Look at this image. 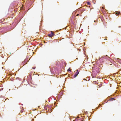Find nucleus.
<instances>
[{"mask_svg":"<svg viewBox=\"0 0 121 121\" xmlns=\"http://www.w3.org/2000/svg\"><path fill=\"white\" fill-rule=\"evenodd\" d=\"M87 4H88L89 5V4H90V2H87Z\"/></svg>","mask_w":121,"mask_h":121,"instance_id":"nucleus-6","label":"nucleus"},{"mask_svg":"<svg viewBox=\"0 0 121 121\" xmlns=\"http://www.w3.org/2000/svg\"><path fill=\"white\" fill-rule=\"evenodd\" d=\"M3 89V88H2L1 89H0V91H1V90H2Z\"/></svg>","mask_w":121,"mask_h":121,"instance_id":"nucleus-7","label":"nucleus"},{"mask_svg":"<svg viewBox=\"0 0 121 121\" xmlns=\"http://www.w3.org/2000/svg\"><path fill=\"white\" fill-rule=\"evenodd\" d=\"M21 112H23V111H22V110H21Z\"/></svg>","mask_w":121,"mask_h":121,"instance_id":"nucleus-9","label":"nucleus"},{"mask_svg":"<svg viewBox=\"0 0 121 121\" xmlns=\"http://www.w3.org/2000/svg\"><path fill=\"white\" fill-rule=\"evenodd\" d=\"M78 15H79V14H77V16H78Z\"/></svg>","mask_w":121,"mask_h":121,"instance_id":"nucleus-10","label":"nucleus"},{"mask_svg":"<svg viewBox=\"0 0 121 121\" xmlns=\"http://www.w3.org/2000/svg\"><path fill=\"white\" fill-rule=\"evenodd\" d=\"M71 69L70 70V68H69V69H68V71H71Z\"/></svg>","mask_w":121,"mask_h":121,"instance_id":"nucleus-5","label":"nucleus"},{"mask_svg":"<svg viewBox=\"0 0 121 121\" xmlns=\"http://www.w3.org/2000/svg\"><path fill=\"white\" fill-rule=\"evenodd\" d=\"M114 100H115V99H114L113 98H111L110 99V100L111 101H113Z\"/></svg>","mask_w":121,"mask_h":121,"instance_id":"nucleus-4","label":"nucleus"},{"mask_svg":"<svg viewBox=\"0 0 121 121\" xmlns=\"http://www.w3.org/2000/svg\"><path fill=\"white\" fill-rule=\"evenodd\" d=\"M51 32V33L48 34V36L50 37H52L54 35V34L53 33L52 31Z\"/></svg>","mask_w":121,"mask_h":121,"instance_id":"nucleus-2","label":"nucleus"},{"mask_svg":"<svg viewBox=\"0 0 121 121\" xmlns=\"http://www.w3.org/2000/svg\"><path fill=\"white\" fill-rule=\"evenodd\" d=\"M106 56H107V55H106Z\"/></svg>","mask_w":121,"mask_h":121,"instance_id":"nucleus-12","label":"nucleus"},{"mask_svg":"<svg viewBox=\"0 0 121 121\" xmlns=\"http://www.w3.org/2000/svg\"><path fill=\"white\" fill-rule=\"evenodd\" d=\"M120 14V13L119 12H117L116 13V15H118L119 14Z\"/></svg>","mask_w":121,"mask_h":121,"instance_id":"nucleus-3","label":"nucleus"},{"mask_svg":"<svg viewBox=\"0 0 121 121\" xmlns=\"http://www.w3.org/2000/svg\"><path fill=\"white\" fill-rule=\"evenodd\" d=\"M75 73V74L74 75V77H76L78 75L79 73L78 70H77L76 71H75L74 72Z\"/></svg>","mask_w":121,"mask_h":121,"instance_id":"nucleus-1","label":"nucleus"},{"mask_svg":"<svg viewBox=\"0 0 121 121\" xmlns=\"http://www.w3.org/2000/svg\"><path fill=\"white\" fill-rule=\"evenodd\" d=\"M85 80V79H84V80Z\"/></svg>","mask_w":121,"mask_h":121,"instance_id":"nucleus-13","label":"nucleus"},{"mask_svg":"<svg viewBox=\"0 0 121 121\" xmlns=\"http://www.w3.org/2000/svg\"><path fill=\"white\" fill-rule=\"evenodd\" d=\"M33 69H35V67H33L32 68Z\"/></svg>","mask_w":121,"mask_h":121,"instance_id":"nucleus-8","label":"nucleus"},{"mask_svg":"<svg viewBox=\"0 0 121 121\" xmlns=\"http://www.w3.org/2000/svg\"><path fill=\"white\" fill-rule=\"evenodd\" d=\"M121 27V26H119V28Z\"/></svg>","mask_w":121,"mask_h":121,"instance_id":"nucleus-11","label":"nucleus"}]
</instances>
